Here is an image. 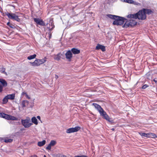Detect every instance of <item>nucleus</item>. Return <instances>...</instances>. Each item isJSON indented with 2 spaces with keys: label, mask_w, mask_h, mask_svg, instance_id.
Returning <instances> with one entry per match:
<instances>
[{
  "label": "nucleus",
  "mask_w": 157,
  "mask_h": 157,
  "mask_svg": "<svg viewBox=\"0 0 157 157\" xmlns=\"http://www.w3.org/2000/svg\"><path fill=\"white\" fill-rule=\"evenodd\" d=\"M8 101V99L7 98L6 96L2 100V102L3 104L6 103Z\"/></svg>",
  "instance_id": "c756f323"
},
{
  "label": "nucleus",
  "mask_w": 157,
  "mask_h": 157,
  "mask_svg": "<svg viewBox=\"0 0 157 157\" xmlns=\"http://www.w3.org/2000/svg\"><path fill=\"white\" fill-rule=\"evenodd\" d=\"M25 95H26V98H28V99H30V98L28 96V95H27V94H26V93H25Z\"/></svg>",
  "instance_id": "58836bf2"
},
{
  "label": "nucleus",
  "mask_w": 157,
  "mask_h": 157,
  "mask_svg": "<svg viewBox=\"0 0 157 157\" xmlns=\"http://www.w3.org/2000/svg\"><path fill=\"white\" fill-rule=\"evenodd\" d=\"M80 128H81L80 127L76 126L74 128H70L67 129L66 132L67 133L76 132L79 130Z\"/></svg>",
  "instance_id": "6e6552de"
},
{
  "label": "nucleus",
  "mask_w": 157,
  "mask_h": 157,
  "mask_svg": "<svg viewBox=\"0 0 157 157\" xmlns=\"http://www.w3.org/2000/svg\"><path fill=\"white\" fill-rule=\"evenodd\" d=\"M73 108H76V107H73Z\"/></svg>",
  "instance_id": "09e8293b"
},
{
  "label": "nucleus",
  "mask_w": 157,
  "mask_h": 157,
  "mask_svg": "<svg viewBox=\"0 0 157 157\" xmlns=\"http://www.w3.org/2000/svg\"><path fill=\"white\" fill-rule=\"evenodd\" d=\"M6 97L8 99L13 100L14 99L15 94H9L6 96Z\"/></svg>",
  "instance_id": "f3484780"
},
{
  "label": "nucleus",
  "mask_w": 157,
  "mask_h": 157,
  "mask_svg": "<svg viewBox=\"0 0 157 157\" xmlns=\"http://www.w3.org/2000/svg\"><path fill=\"white\" fill-rule=\"evenodd\" d=\"M21 123L22 125L25 128L29 127L32 125V123H30V119H26L25 120H21Z\"/></svg>",
  "instance_id": "0eeeda50"
},
{
  "label": "nucleus",
  "mask_w": 157,
  "mask_h": 157,
  "mask_svg": "<svg viewBox=\"0 0 157 157\" xmlns=\"http://www.w3.org/2000/svg\"><path fill=\"white\" fill-rule=\"evenodd\" d=\"M66 58V59L71 60L72 57V52L70 50L68 51L65 54Z\"/></svg>",
  "instance_id": "9b49d317"
},
{
  "label": "nucleus",
  "mask_w": 157,
  "mask_h": 157,
  "mask_svg": "<svg viewBox=\"0 0 157 157\" xmlns=\"http://www.w3.org/2000/svg\"><path fill=\"white\" fill-rule=\"evenodd\" d=\"M71 51L74 54H78L80 52V51L79 50L75 48H72L71 49Z\"/></svg>",
  "instance_id": "2eb2a0df"
},
{
  "label": "nucleus",
  "mask_w": 157,
  "mask_h": 157,
  "mask_svg": "<svg viewBox=\"0 0 157 157\" xmlns=\"http://www.w3.org/2000/svg\"><path fill=\"white\" fill-rule=\"evenodd\" d=\"M125 23L123 26L124 28H127L133 26L136 24V22L133 20H130L129 21H126L125 22Z\"/></svg>",
  "instance_id": "39448f33"
},
{
  "label": "nucleus",
  "mask_w": 157,
  "mask_h": 157,
  "mask_svg": "<svg viewBox=\"0 0 157 157\" xmlns=\"http://www.w3.org/2000/svg\"><path fill=\"white\" fill-rule=\"evenodd\" d=\"M63 157H66V156H63Z\"/></svg>",
  "instance_id": "de8ad7c7"
},
{
  "label": "nucleus",
  "mask_w": 157,
  "mask_h": 157,
  "mask_svg": "<svg viewBox=\"0 0 157 157\" xmlns=\"http://www.w3.org/2000/svg\"><path fill=\"white\" fill-rule=\"evenodd\" d=\"M121 1L125 2V0H120Z\"/></svg>",
  "instance_id": "79ce46f5"
},
{
  "label": "nucleus",
  "mask_w": 157,
  "mask_h": 157,
  "mask_svg": "<svg viewBox=\"0 0 157 157\" xmlns=\"http://www.w3.org/2000/svg\"><path fill=\"white\" fill-rule=\"evenodd\" d=\"M32 122L35 124L37 125L38 124L37 120L36 117H34L31 119Z\"/></svg>",
  "instance_id": "5701e85b"
},
{
  "label": "nucleus",
  "mask_w": 157,
  "mask_h": 157,
  "mask_svg": "<svg viewBox=\"0 0 157 157\" xmlns=\"http://www.w3.org/2000/svg\"><path fill=\"white\" fill-rule=\"evenodd\" d=\"M125 2L130 4H133L134 2L133 0H125Z\"/></svg>",
  "instance_id": "2f4dec72"
},
{
  "label": "nucleus",
  "mask_w": 157,
  "mask_h": 157,
  "mask_svg": "<svg viewBox=\"0 0 157 157\" xmlns=\"http://www.w3.org/2000/svg\"><path fill=\"white\" fill-rule=\"evenodd\" d=\"M77 157H87V156L84 155H77Z\"/></svg>",
  "instance_id": "e433bc0d"
},
{
  "label": "nucleus",
  "mask_w": 157,
  "mask_h": 157,
  "mask_svg": "<svg viewBox=\"0 0 157 157\" xmlns=\"http://www.w3.org/2000/svg\"><path fill=\"white\" fill-rule=\"evenodd\" d=\"M2 86L0 85V92H1L2 91Z\"/></svg>",
  "instance_id": "4c0bfd02"
},
{
  "label": "nucleus",
  "mask_w": 157,
  "mask_h": 157,
  "mask_svg": "<svg viewBox=\"0 0 157 157\" xmlns=\"http://www.w3.org/2000/svg\"><path fill=\"white\" fill-rule=\"evenodd\" d=\"M0 141H4V142L6 143H8V142H11L12 141V140L11 139H5L4 140V139H2V138H0Z\"/></svg>",
  "instance_id": "b1692460"
},
{
  "label": "nucleus",
  "mask_w": 157,
  "mask_h": 157,
  "mask_svg": "<svg viewBox=\"0 0 157 157\" xmlns=\"http://www.w3.org/2000/svg\"><path fill=\"white\" fill-rule=\"evenodd\" d=\"M148 138H157V136L154 133H149Z\"/></svg>",
  "instance_id": "412c9836"
},
{
  "label": "nucleus",
  "mask_w": 157,
  "mask_h": 157,
  "mask_svg": "<svg viewBox=\"0 0 157 157\" xmlns=\"http://www.w3.org/2000/svg\"><path fill=\"white\" fill-rule=\"evenodd\" d=\"M111 130L113 131H114V128H112L111 129Z\"/></svg>",
  "instance_id": "a18cd8bd"
},
{
  "label": "nucleus",
  "mask_w": 157,
  "mask_h": 157,
  "mask_svg": "<svg viewBox=\"0 0 157 157\" xmlns=\"http://www.w3.org/2000/svg\"><path fill=\"white\" fill-rule=\"evenodd\" d=\"M144 12L142 9L136 13V19L138 18L139 20H141L145 19L146 18V16Z\"/></svg>",
  "instance_id": "20e7f679"
},
{
  "label": "nucleus",
  "mask_w": 157,
  "mask_h": 157,
  "mask_svg": "<svg viewBox=\"0 0 157 157\" xmlns=\"http://www.w3.org/2000/svg\"><path fill=\"white\" fill-rule=\"evenodd\" d=\"M46 141L45 140H42V141H39L38 142L37 145L39 147H42L45 144Z\"/></svg>",
  "instance_id": "6ab92c4d"
},
{
  "label": "nucleus",
  "mask_w": 157,
  "mask_h": 157,
  "mask_svg": "<svg viewBox=\"0 0 157 157\" xmlns=\"http://www.w3.org/2000/svg\"><path fill=\"white\" fill-rule=\"evenodd\" d=\"M55 78H56V79H57L58 78V76L57 75H56V76H55Z\"/></svg>",
  "instance_id": "a19ab883"
},
{
  "label": "nucleus",
  "mask_w": 157,
  "mask_h": 157,
  "mask_svg": "<svg viewBox=\"0 0 157 157\" xmlns=\"http://www.w3.org/2000/svg\"><path fill=\"white\" fill-rule=\"evenodd\" d=\"M92 107L94 108H101L100 105L95 103L92 104Z\"/></svg>",
  "instance_id": "bb28decb"
},
{
  "label": "nucleus",
  "mask_w": 157,
  "mask_h": 157,
  "mask_svg": "<svg viewBox=\"0 0 157 157\" xmlns=\"http://www.w3.org/2000/svg\"><path fill=\"white\" fill-rule=\"evenodd\" d=\"M136 14H130L127 15V17L128 18H135L136 19Z\"/></svg>",
  "instance_id": "a878e982"
},
{
  "label": "nucleus",
  "mask_w": 157,
  "mask_h": 157,
  "mask_svg": "<svg viewBox=\"0 0 157 157\" xmlns=\"http://www.w3.org/2000/svg\"><path fill=\"white\" fill-rule=\"evenodd\" d=\"M149 86V85L147 84H145L142 87L143 89H145Z\"/></svg>",
  "instance_id": "72a5a7b5"
},
{
  "label": "nucleus",
  "mask_w": 157,
  "mask_h": 157,
  "mask_svg": "<svg viewBox=\"0 0 157 157\" xmlns=\"http://www.w3.org/2000/svg\"><path fill=\"white\" fill-rule=\"evenodd\" d=\"M139 134L143 137H146L148 138L149 133H146L144 132H139Z\"/></svg>",
  "instance_id": "4be33fe9"
},
{
  "label": "nucleus",
  "mask_w": 157,
  "mask_h": 157,
  "mask_svg": "<svg viewBox=\"0 0 157 157\" xmlns=\"http://www.w3.org/2000/svg\"><path fill=\"white\" fill-rule=\"evenodd\" d=\"M156 83H157V77L155 78L153 80Z\"/></svg>",
  "instance_id": "c9c22d12"
},
{
  "label": "nucleus",
  "mask_w": 157,
  "mask_h": 157,
  "mask_svg": "<svg viewBox=\"0 0 157 157\" xmlns=\"http://www.w3.org/2000/svg\"><path fill=\"white\" fill-rule=\"evenodd\" d=\"M63 54H62L60 53H58L55 55L54 57V59L57 60H59L62 58V56H63Z\"/></svg>",
  "instance_id": "ddd939ff"
},
{
  "label": "nucleus",
  "mask_w": 157,
  "mask_h": 157,
  "mask_svg": "<svg viewBox=\"0 0 157 157\" xmlns=\"http://www.w3.org/2000/svg\"><path fill=\"white\" fill-rule=\"evenodd\" d=\"M97 109L100 115L102 116L103 118L109 122H112L111 121H110V118L109 117L107 114L106 112L103 109Z\"/></svg>",
  "instance_id": "7ed1b4c3"
},
{
  "label": "nucleus",
  "mask_w": 157,
  "mask_h": 157,
  "mask_svg": "<svg viewBox=\"0 0 157 157\" xmlns=\"http://www.w3.org/2000/svg\"><path fill=\"white\" fill-rule=\"evenodd\" d=\"M95 49L96 50H98L101 49L103 52H104L105 51V47L99 44H98L96 47Z\"/></svg>",
  "instance_id": "9d476101"
},
{
  "label": "nucleus",
  "mask_w": 157,
  "mask_h": 157,
  "mask_svg": "<svg viewBox=\"0 0 157 157\" xmlns=\"http://www.w3.org/2000/svg\"><path fill=\"white\" fill-rule=\"evenodd\" d=\"M37 118L39 120H40V116H37Z\"/></svg>",
  "instance_id": "ea45409f"
},
{
  "label": "nucleus",
  "mask_w": 157,
  "mask_h": 157,
  "mask_svg": "<svg viewBox=\"0 0 157 157\" xmlns=\"http://www.w3.org/2000/svg\"><path fill=\"white\" fill-rule=\"evenodd\" d=\"M29 102L26 100H24L21 102V105L23 107H25L28 104Z\"/></svg>",
  "instance_id": "aec40b11"
},
{
  "label": "nucleus",
  "mask_w": 157,
  "mask_h": 157,
  "mask_svg": "<svg viewBox=\"0 0 157 157\" xmlns=\"http://www.w3.org/2000/svg\"><path fill=\"white\" fill-rule=\"evenodd\" d=\"M0 117L4 118L8 120H10V115L3 113H0Z\"/></svg>",
  "instance_id": "f8f14e48"
},
{
  "label": "nucleus",
  "mask_w": 157,
  "mask_h": 157,
  "mask_svg": "<svg viewBox=\"0 0 157 157\" xmlns=\"http://www.w3.org/2000/svg\"><path fill=\"white\" fill-rule=\"evenodd\" d=\"M5 69L4 68H2L1 70V73H4L6 74V73L5 72Z\"/></svg>",
  "instance_id": "f704fd0d"
},
{
  "label": "nucleus",
  "mask_w": 157,
  "mask_h": 157,
  "mask_svg": "<svg viewBox=\"0 0 157 157\" xmlns=\"http://www.w3.org/2000/svg\"><path fill=\"white\" fill-rule=\"evenodd\" d=\"M56 143V141L54 140H52L51 141L49 144L46 147V149L47 150H50L51 147L55 146Z\"/></svg>",
  "instance_id": "1a4fd4ad"
},
{
  "label": "nucleus",
  "mask_w": 157,
  "mask_h": 157,
  "mask_svg": "<svg viewBox=\"0 0 157 157\" xmlns=\"http://www.w3.org/2000/svg\"><path fill=\"white\" fill-rule=\"evenodd\" d=\"M38 61L39 62V63L40 64V65L45 62L46 60L44 59H38Z\"/></svg>",
  "instance_id": "c85d7f7f"
},
{
  "label": "nucleus",
  "mask_w": 157,
  "mask_h": 157,
  "mask_svg": "<svg viewBox=\"0 0 157 157\" xmlns=\"http://www.w3.org/2000/svg\"><path fill=\"white\" fill-rule=\"evenodd\" d=\"M31 157H37L36 155H34V156H31Z\"/></svg>",
  "instance_id": "c03bdc74"
},
{
  "label": "nucleus",
  "mask_w": 157,
  "mask_h": 157,
  "mask_svg": "<svg viewBox=\"0 0 157 157\" xmlns=\"http://www.w3.org/2000/svg\"><path fill=\"white\" fill-rule=\"evenodd\" d=\"M34 21L37 24L44 26H47L49 30H52L54 28L55 26L53 22V20L52 19H50L49 22L46 25L44 21L42 20L39 18H34Z\"/></svg>",
  "instance_id": "f257e3e1"
},
{
  "label": "nucleus",
  "mask_w": 157,
  "mask_h": 157,
  "mask_svg": "<svg viewBox=\"0 0 157 157\" xmlns=\"http://www.w3.org/2000/svg\"><path fill=\"white\" fill-rule=\"evenodd\" d=\"M0 82L4 87H6L7 85L6 82L4 79L0 78Z\"/></svg>",
  "instance_id": "a211bd4d"
},
{
  "label": "nucleus",
  "mask_w": 157,
  "mask_h": 157,
  "mask_svg": "<svg viewBox=\"0 0 157 157\" xmlns=\"http://www.w3.org/2000/svg\"><path fill=\"white\" fill-rule=\"evenodd\" d=\"M36 56V54H34L28 56L27 57V59L29 60H31V59H33L35 58Z\"/></svg>",
  "instance_id": "cd10ccee"
},
{
  "label": "nucleus",
  "mask_w": 157,
  "mask_h": 157,
  "mask_svg": "<svg viewBox=\"0 0 157 157\" xmlns=\"http://www.w3.org/2000/svg\"><path fill=\"white\" fill-rule=\"evenodd\" d=\"M30 63L32 64V66H38L40 65V64L39 63L38 61V59H36L34 62H30Z\"/></svg>",
  "instance_id": "dca6fc26"
},
{
  "label": "nucleus",
  "mask_w": 157,
  "mask_h": 157,
  "mask_svg": "<svg viewBox=\"0 0 157 157\" xmlns=\"http://www.w3.org/2000/svg\"><path fill=\"white\" fill-rule=\"evenodd\" d=\"M25 93H26L25 92H22V95H23L24 94H25Z\"/></svg>",
  "instance_id": "37998d69"
},
{
  "label": "nucleus",
  "mask_w": 157,
  "mask_h": 157,
  "mask_svg": "<svg viewBox=\"0 0 157 157\" xmlns=\"http://www.w3.org/2000/svg\"><path fill=\"white\" fill-rule=\"evenodd\" d=\"M5 14L10 19L16 21L18 22L20 21V19L18 17V16L14 13H10L8 12H7L5 13Z\"/></svg>",
  "instance_id": "423d86ee"
},
{
  "label": "nucleus",
  "mask_w": 157,
  "mask_h": 157,
  "mask_svg": "<svg viewBox=\"0 0 157 157\" xmlns=\"http://www.w3.org/2000/svg\"><path fill=\"white\" fill-rule=\"evenodd\" d=\"M126 19L124 17L117 16L113 22L114 25H121L123 24Z\"/></svg>",
  "instance_id": "f03ea898"
},
{
  "label": "nucleus",
  "mask_w": 157,
  "mask_h": 157,
  "mask_svg": "<svg viewBox=\"0 0 157 157\" xmlns=\"http://www.w3.org/2000/svg\"><path fill=\"white\" fill-rule=\"evenodd\" d=\"M7 25L10 26V28H13L14 27V25L10 24V22H8L7 23Z\"/></svg>",
  "instance_id": "473e14b6"
},
{
  "label": "nucleus",
  "mask_w": 157,
  "mask_h": 157,
  "mask_svg": "<svg viewBox=\"0 0 157 157\" xmlns=\"http://www.w3.org/2000/svg\"><path fill=\"white\" fill-rule=\"evenodd\" d=\"M107 16L108 17H109L111 19H114L115 20V18L117 16L115 15L108 14L107 15Z\"/></svg>",
  "instance_id": "393cba45"
},
{
  "label": "nucleus",
  "mask_w": 157,
  "mask_h": 157,
  "mask_svg": "<svg viewBox=\"0 0 157 157\" xmlns=\"http://www.w3.org/2000/svg\"><path fill=\"white\" fill-rule=\"evenodd\" d=\"M17 120V118L15 117L10 115V120Z\"/></svg>",
  "instance_id": "7c9ffc66"
},
{
  "label": "nucleus",
  "mask_w": 157,
  "mask_h": 157,
  "mask_svg": "<svg viewBox=\"0 0 157 157\" xmlns=\"http://www.w3.org/2000/svg\"><path fill=\"white\" fill-rule=\"evenodd\" d=\"M44 157H46L45 155H44Z\"/></svg>",
  "instance_id": "49530a36"
},
{
  "label": "nucleus",
  "mask_w": 157,
  "mask_h": 157,
  "mask_svg": "<svg viewBox=\"0 0 157 157\" xmlns=\"http://www.w3.org/2000/svg\"><path fill=\"white\" fill-rule=\"evenodd\" d=\"M143 11H144V12L145 14H147L148 15H150L153 13V12L150 9H143Z\"/></svg>",
  "instance_id": "4468645a"
}]
</instances>
